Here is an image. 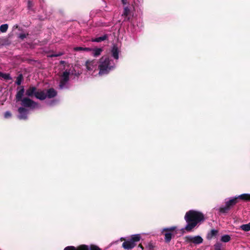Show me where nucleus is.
I'll use <instances>...</instances> for the list:
<instances>
[{
	"instance_id": "nucleus-1",
	"label": "nucleus",
	"mask_w": 250,
	"mask_h": 250,
	"mask_svg": "<svg viewBox=\"0 0 250 250\" xmlns=\"http://www.w3.org/2000/svg\"><path fill=\"white\" fill-rule=\"evenodd\" d=\"M17 92L15 95L16 102H21V104L24 107H29L31 108L37 107L38 104L37 102L31 99L30 97L35 96L37 88L34 86H30L25 91L26 97H23L25 90L23 86L18 87Z\"/></svg>"
},
{
	"instance_id": "nucleus-2",
	"label": "nucleus",
	"mask_w": 250,
	"mask_h": 250,
	"mask_svg": "<svg viewBox=\"0 0 250 250\" xmlns=\"http://www.w3.org/2000/svg\"><path fill=\"white\" fill-rule=\"evenodd\" d=\"M240 200L245 201H250V194L244 193L237 197L230 199L229 201L226 202L225 207L219 208V212L224 214L228 213L229 211L237 204Z\"/></svg>"
},
{
	"instance_id": "nucleus-3",
	"label": "nucleus",
	"mask_w": 250,
	"mask_h": 250,
	"mask_svg": "<svg viewBox=\"0 0 250 250\" xmlns=\"http://www.w3.org/2000/svg\"><path fill=\"white\" fill-rule=\"evenodd\" d=\"M205 220L204 214L194 210L188 211V231H191L197 225Z\"/></svg>"
},
{
	"instance_id": "nucleus-4",
	"label": "nucleus",
	"mask_w": 250,
	"mask_h": 250,
	"mask_svg": "<svg viewBox=\"0 0 250 250\" xmlns=\"http://www.w3.org/2000/svg\"><path fill=\"white\" fill-rule=\"evenodd\" d=\"M113 68V66L110 65V60L106 56H103L100 59V64L99 65L100 75L106 74Z\"/></svg>"
},
{
	"instance_id": "nucleus-5",
	"label": "nucleus",
	"mask_w": 250,
	"mask_h": 250,
	"mask_svg": "<svg viewBox=\"0 0 250 250\" xmlns=\"http://www.w3.org/2000/svg\"><path fill=\"white\" fill-rule=\"evenodd\" d=\"M141 238L140 234L132 235L130 239L125 240L124 242H123L122 247L125 250H128L132 249L136 246V243L140 241Z\"/></svg>"
},
{
	"instance_id": "nucleus-6",
	"label": "nucleus",
	"mask_w": 250,
	"mask_h": 250,
	"mask_svg": "<svg viewBox=\"0 0 250 250\" xmlns=\"http://www.w3.org/2000/svg\"><path fill=\"white\" fill-rule=\"evenodd\" d=\"M176 229V227L174 226L163 229L162 233L165 235V241L166 243L170 242L172 238L174 237L175 234L174 231Z\"/></svg>"
},
{
	"instance_id": "nucleus-7",
	"label": "nucleus",
	"mask_w": 250,
	"mask_h": 250,
	"mask_svg": "<svg viewBox=\"0 0 250 250\" xmlns=\"http://www.w3.org/2000/svg\"><path fill=\"white\" fill-rule=\"evenodd\" d=\"M70 74V71H68L67 70L63 72L59 83V87L61 89H62L66 83L69 81Z\"/></svg>"
},
{
	"instance_id": "nucleus-8",
	"label": "nucleus",
	"mask_w": 250,
	"mask_h": 250,
	"mask_svg": "<svg viewBox=\"0 0 250 250\" xmlns=\"http://www.w3.org/2000/svg\"><path fill=\"white\" fill-rule=\"evenodd\" d=\"M26 107H20L18 111L20 115L18 116V118L20 120H26L27 119V109L26 108Z\"/></svg>"
},
{
	"instance_id": "nucleus-9",
	"label": "nucleus",
	"mask_w": 250,
	"mask_h": 250,
	"mask_svg": "<svg viewBox=\"0 0 250 250\" xmlns=\"http://www.w3.org/2000/svg\"><path fill=\"white\" fill-rule=\"evenodd\" d=\"M203 242V239L200 236H188V243H191L195 245H199L202 243Z\"/></svg>"
},
{
	"instance_id": "nucleus-10",
	"label": "nucleus",
	"mask_w": 250,
	"mask_h": 250,
	"mask_svg": "<svg viewBox=\"0 0 250 250\" xmlns=\"http://www.w3.org/2000/svg\"><path fill=\"white\" fill-rule=\"evenodd\" d=\"M96 65L95 60H87L85 63V66L87 71L93 70L95 68Z\"/></svg>"
},
{
	"instance_id": "nucleus-11",
	"label": "nucleus",
	"mask_w": 250,
	"mask_h": 250,
	"mask_svg": "<svg viewBox=\"0 0 250 250\" xmlns=\"http://www.w3.org/2000/svg\"><path fill=\"white\" fill-rule=\"evenodd\" d=\"M35 97L37 99L42 101L46 98V94L43 90L39 89L37 90Z\"/></svg>"
},
{
	"instance_id": "nucleus-12",
	"label": "nucleus",
	"mask_w": 250,
	"mask_h": 250,
	"mask_svg": "<svg viewBox=\"0 0 250 250\" xmlns=\"http://www.w3.org/2000/svg\"><path fill=\"white\" fill-rule=\"evenodd\" d=\"M46 98H52L57 95L56 91L53 88H49L47 90Z\"/></svg>"
},
{
	"instance_id": "nucleus-13",
	"label": "nucleus",
	"mask_w": 250,
	"mask_h": 250,
	"mask_svg": "<svg viewBox=\"0 0 250 250\" xmlns=\"http://www.w3.org/2000/svg\"><path fill=\"white\" fill-rule=\"evenodd\" d=\"M111 53H112V56L115 59H118L119 58V50L118 48V47L114 45L112 49H111Z\"/></svg>"
},
{
	"instance_id": "nucleus-14",
	"label": "nucleus",
	"mask_w": 250,
	"mask_h": 250,
	"mask_svg": "<svg viewBox=\"0 0 250 250\" xmlns=\"http://www.w3.org/2000/svg\"><path fill=\"white\" fill-rule=\"evenodd\" d=\"M107 38H108V36L106 34H105V35H104L103 36L97 37V38H94V39H92L91 41L93 42H101L102 41H105V40H107Z\"/></svg>"
},
{
	"instance_id": "nucleus-15",
	"label": "nucleus",
	"mask_w": 250,
	"mask_h": 250,
	"mask_svg": "<svg viewBox=\"0 0 250 250\" xmlns=\"http://www.w3.org/2000/svg\"><path fill=\"white\" fill-rule=\"evenodd\" d=\"M92 55L94 57H98L99 56L103 51V49L101 48H95L94 49H92Z\"/></svg>"
},
{
	"instance_id": "nucleus-16",
	"label": "nucleus",
	"mask_w": 250,
	"mask_h": 250,
	"mask_svg": "<svg viewBox=\"0 0 250 250\" xmlns=\"http://www.w3.org/2000/svg\"><path fill=\"white\" fill-rule=\"evenodd\" d=\"M218 231L215 229H211L209 232L208 233L207 238L209 240L215 237L218 233Z\"/></svg>"
},
{
	"instance_id": "nucleus-17",
	"label": "nucleus",
	"mask_w": 250,
	"mask_h": 250,
	"mask_svg": "<svg viewBox=\"0 0 250 250\" xmlns=\"http://www.w3.org/2000/svg\"><path fill=\"white\" fill-rule=\"evenodd\" d=\"M76 66L75 65V67L73 68V69L71 70L70 74L72 75L76 76L77 77H78L82 73V72L79 70L77 71L76 70Z\"/></svg>"
},
{
	"instance_id": "nucleus-18",
	"label": "nucleus",
	"mask_w": 250,
	"mask_h": 250,
	"mask_svg": "<svg viewBox=\"0 0 250 250\" xmlns=\"http://www.w3.org/2000/svg\"><path fill=\"white\" fill-rule=\"evenodd\" d=\"M74 50L76 51H91L92 50V48L88 47H76L74 48Z\"/></svg>"
},
{
	"instance_id": "nucleus-19",
	"label": "nucleus",
	"mask_w": 250,
	"mask_h": 250,
	"mask_svg": "<svg viewBox=\"0 0 250 250\" xmlns=\"http://www.w3.org/2000/svg\"><path fill=\"white\" fill-rule=\"evenodd\" d=\"M23 79V77L22 74H19L17 77L16 81L15 82V83L18 85H20L21 83V82Z\"/></svg>"
},
{
	"instance_id": "nucleus-20",
	"label": "nucleus",
	"mask_w": 250,
	"mask_h": 250,
	"mask_svg": "<svg viewBox=\"0 0 250 250\" xmlns=\"http://www.w3.org/2000/svg\"><path fill=\"white\" fill-rule=\"evenodd\" d=\"M240 228L241 229L245 231H249L250 230V223L247 224H243L242 225Z\"/></svg>"
},
{
	"instance_id": "nucleus-21",
	"label": "nucleus",
	"mask_w": 250,
	"mask_h": 250,
	"mask_svg": "<svg viewBox=\"0 0 250 250\" xmlns=\"http://www.w3.org/2000/svg\"><path fill=\"white\" fill-rule=\"evenodd\" d=\"M214 250H224V248L222 243L220 242L216 243L214 245Z\"/></svg>"
},
{
	"instance_id": "nucleus-22",
	"label": "nucleus",
	"mask_w": 250,
	"mask_h": 250,
	"mask_svg": "<svg viewBox=\"0 0 250 250\" xmlns=\"http://www.w3.org/2000/svg\"><path fill=\"white\" fill-rule=\"evenodd\" d=\"M230 236L229 235L226 234L222 236L221 241L223 242L227 243L229 242L230 240Z\"/></svg>"
},
{
	"instance_id": "nucleus-23",
	"label": "nucleus",
	"mask_w": 250,
	"mask_h": 250,
	"mask_svg": "<svg viewBox=\"0 0 250 250\" xmlns=\"http://www.w3.org/2000/svg\"><path fill=\"white\" fill-rule=\"evenodd\" d=\"M8 28V25L7 24H3L0 26V31L2 33L6 32Z\"/></svg>"
},
{
	"instance_id": "nucleus-24",
	"label": "nucleus",
	"mask_w": 250,
	"mask_h": 250,
	"mask_svg": "<svg viewBox=\"0 0 250 250\" xmlns=\"http://www.w3.org/2000/svg\"><path fill=\"white\" fill-rule=\"evenodd\" d=\"M76 250H89V249L87 245H81L76 248Z\"/></svg>"
},
{
	"instance_id": "nucleus-25",
	"label": "nucleus",
	"mask_w": 250,
	"mask_h": 250,
	"mask_svg": "<svg viewBox=\"0 0 250 250\" xmlns=\"http://www.w3.org/2000/svg\"><path fill=\"white\" fill-rule=\"evenodd\" d=\"M1 78H3L4 80H12V78L10 76V75L8 73H3L1 72Z\"/></svg>"
},
{
	"instance_id": "nucleus-26",
	"label": "nucleus",
	"mask_w": 250,
	"mask_h": 250,
	"mask_svg": "<svg viewBox=\"0 0 250 250\" xmlns=\"http://www.w3.org/2000/svg\"><path fill=\"white\" fill-rule=\"evenodd\" d=\"M130 13V10L128 7H125L124 9L123 16H125L126 18L128 16Z\"/></svg>"
},
{
	"instance_id": "nucleus-27",
	"label": "nucleus",
	"mask_w": 250,
	"mask_h": 250,
	"mask_svg": "<svg viewBox=\"0 0 250 250\" xmlns=\"http://www.w3.org/2000/svg\"><path fill=\"white\" fill-rule=\"evenodd\" d=\"M89 249L90 250H102L98 246L95 245H91Z\"/></svg>"
},
{
	"instance_id": "nucleus-28",
	"label": "nucleus",
	"mask_w": 250,
	"mask_h": 250,
	"mask_svg": "<svg viewBox=\"0 0 250 250\" xmlns=\"http://www.w3.org/2000/svg\"><path fill=\"white\" fill-rule=\"evenodd\" d=\"M4 118H9L12 116V114L10 111H6L4 113Z\"/></svg>"
},
{
	"instance_id": "nucleus-29",
	"label": "nucleus",
	"mask_w": 250,
	"mask_h": 250,
	"mask_svg": "<svg viewBox=\"0 0 250 250\" xmlns=\"http://www.w3.org/2000/svg\"><path fill=\"white\" fill-rule=\"evenodd\" d=\"M64 250H76V247L74 246H67L64 248Z\"/></svg>"
},
{
	"instance_id": "nucleus-30",
	"label": "nucleus",
	"mask_w": 250,
	"mask_h": 250,
	"mask_svg": "<svg viewBox=\"0 0 250 250\" xmlns=\"http://www.w3.org/2000/svg\"><path fill=\"white\" fill-rule=\"evenodd\" d=\"M146 248L148 249V250H153L154 246L152 243H149L147 246Z\"/></svg>"
},
{
	"instance_id": "nucleus-31",
	"label": "nucleus",
	"mask_w": 250,
	"mask_h": 250,
	"mask_svg": "<svg viewBox=\"0 0 250 250\" xmlns=\"http://www.w3.org/2000/svg\"><path fill=\"white\" fill-rule=\"evenodd\" d=\"M26 37V35H25V34H21L19 36V38L21 40H23Z\"/></svg>"
},
{
	"instance_id": "nucleus-32",
	"label": "nucleus",
	"mask_w": 250,
	"mask_h": 250,
	"mask_svg": "<svg viewBox=\"0 0 250 250\" xmlns=\"http://www.w3.org/2000/svg\"><path fill=\"white\" fill-rule=\"evenodd\" d=\"M188 230V224L186 225L184 229H182L181 230L182 231L183 233L185 232V230Z\"/></svg>"
},
{
	"instance_id": "nucleus-33",
	"label": "nucleus",
	"mask_w": 250,
	"mask_h": 250,
	"mask_svg": "<svg viewBox=\"0 0 250 250\" xmlns=\"http://www.w3.org/2000/svg\"><path fill=\"white\" fill-rule=\"evenodd\" d=\"M185 219L186 222L188 223V212H187L185 215Z\"/></svg>"
},
{
	"instance_id": "nucleus-34",
	"label": "nucleus",
	"mask_w": 250,
	"mask_h": 250,
	"mask_svg": "<svg viewBox=\"0 0 250 250\" xmlns=\"http://www.w3.org/2000/svg\"><path fill=\"white\" fill-rule=\"evenodd\" d=\"M61 55V54H52V55H51V57H58V56H60Z\"/></svg>"
},
{
	"instance_id": "nucleus-35",
	"label": "nucleus",
	"mask_w": 250,
	"mask_h": 250,
	"mask_svg": "<svg viewBox=\"0 0 250 250\" xmlns=\"http://www.w3.org/2000/svg\"><path fill=\"white\" fill-rule=\"evenodd\" d=\"M138 247L140 248L142 250H143L144 249V247L142 246V245L141 244H140L138 245Z\"/></svg>"
},
{
	"instance_id": "nucleus-36",
	"label": "nucleus",
	"mask_w": 250,
	"mask_h": 250,
	"mask_svg": "<svg viewBox=\"0 0 250 250\" xmlns=\"http://www.w3.org/2000/svg\"><path fill=\"white\" fill-rule=\"evenodd\" d=\"M31 2L30 1H28V6L30 7L31 6Z\"/></svg>"
},
{
	"instance_id": "nucleus-37",
	"label": "nucleus",
	"mask_w": 250,
	"mask_h": 250,
	"mask_svg": "<svg viewBox=\"0 0 250 250\" xmlns=\"http://www.w3.org/2000/svg\"><path fill=\"white\" fill-rule=\"evenodd\" d=\"M185 239H186V241H188V236H186V237H185Z\"/></svg>"
},
{
	"instance_id": "nucleus-38",
	"label": "nucleus",
	"mask_w": 250,
	"mask_h": 250,
	"mask_svg": "<svg viewBox=\"0 0 250 250\" xmlns=\"http://www.w3.org/2000/svg\"><path fill=\"white\" fill-rule=\"evenodd\" d=\"M1 72H0V78H1Z\"/></svg>"
},
{
	"instance_id": "nucleus-39",
	"label": "nucleus",
	"mask_w": 250,
	"mask_h": 250,
	"mask_svg": "<svg viewBox=\"0 0 250 250\" xmlns=\"http://www.w3.org/2000/svg\"><path fill=\"white\" fill-rule=\"evenodd\" d=\"M64 62V61H62V62H61V63H63Z\"/></svg>"
}]
</instances>
